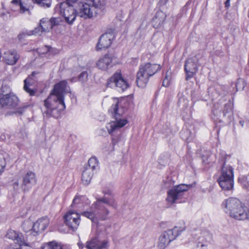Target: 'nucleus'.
Wrapping results in <instances>:
<instances>
[{
	"label": "nucleus",
	"mask_w": 249,
	"mask_h": 249,
	"mask_svg": "<svg viewBox=\"0 0 249 249\" xmlns=\"http://www.w3.org/2000/svg\"><path fill=\"white\" fill-rule=\"evenodd\" d=\"M104 5V0H89L87 2H80L75 8L68 1L59 3V12L69 24H72L76 16L85 19L95 16L99 9Z\"/></svg>",
	"instance_id": "f257e3e1"
},
{
	"label": "nucleus",
	"mask_w": 249,
	"mask_h": 249,
	"mask_svg": "<svg viewBox=\"0 0 249 249\" xmlns=\"http://www.w3.org/2000/svg\"><path fill=\"white\" fill-rule=\"evenodd\" d=\"M105 204L116 208L117 205L114 200L106 197L97 198L91 207V211H85L81 214L90 219L93 222H96L97 219L105 220L107 219L109 211Z\"/></svg>",
	"instance_id": "f03ea898"
},
{
	"label": "nucleus",
	"mask_w": 249,
	"mask_h": 249,
	"mask_svg": "<svg viewBox=\"0 0 249 249\" xmlns=\"http://www.w3.org/2000/svg\"><path fill=\"white\" fill-rule=\"evenodd\" d=\"M222 207L231 217L238 220H249V210L238 198L231 197L225 199Z\"/></svg>",
	"instance_id": "7ed1b4c3"
},
{
	"label": "nucleus",
	"mask_w": 249,
	"mask_h": 249,
	"mask_svg": "<svg viewBox=\"0 0 249 249\" xmlns=\"http://www.w3.org/2000/svg\"><path fill=\"white\" fill-rule=\"evenodd\" d=\"M44 106L45 110L42 111V112L44 118H46L51 117L58 118L61 112L66 108L64 100L52 92L44 101Z\"/></svg>",
	"instance_id": "20e7f679"
},
{
	"label": "nucleus",
	"mask_w": 249,
	"mask_h": 249,
	"mask_svg": "<svg viewBox=\"0 0 249 249\" xmlns=\"http://www.w3.org/2000/svg\"><path fill=\"white\" fill-rule=\"evenodd\" d=\"M226 155L221 156L219 162L221 164V175L217 181L222 190H231L233 188V169L226 164Z\"/></svg>",
	"instance_id": "39448f33"
},
{
	"label": "nucleus",
	"mask_w": 249,
	"mask_h": 249,
	"mask_svg": "<svg viewBox=\"0 0 249 249\" xmlns=\"http://www.w3.org/2000/svg\"><path fill=\"white\" fill-rule=\"evenodd\" d=\"M161 69L160 65L146 63L140 66L137 74L136 83L139 87L144 88L149 81V78Z\"/></svg>",
	"instance_id": "423d86ee"
},
{
	"label": "nucleus",
	"mask_w": 249,
	"mask_h": 249,
	"mask_svg": "<svg viewBox=\"0 0 249 249\" xmlns=\"http://www.w3.org/2000/svg\"><path fill=\"white\" fill-rule=\"evenodd\" d=\"M121 103L118 101L114 105H112L108 110L115 119L114 121L110 123L109 126L107 127V131L109 134H112L116 129L121 128L126 124L128 121L125 118L123 117L125 110L124 108L121 107Z\"/></svg>",
	"instance_id": "0eeeda50"
},
{
	"label": "nucleus",
	"mask_w": 249,
	"mask_h": 249,
	"mask_svg": "<svg viewBox=\"0 0 249 249\" xmlns=\"http://www.w3.org/2000/svg\"><path fill=\"white\" fill-rule=\"evenodd\" d=\"M107 86L111 88H117L119 91H124L129 87V84L124 79L120 71H117L107 82Z\"/></svg>",
	"instance_id": "6e6552de"
},
{
	"label": "nucleus",
	"mask_w": 249,
	"mask_h": 249,
	"mask_svg": "<svg viewBox=\"0 0 249 249\" xmlns=\"http://www.w3.org/2000/svg\"><path fill=\"white\" fill-rule=\"evenodd\" d=\"M189 189V186L185 184L175 186L167 191L166 200L168 203L173 204L182 198Z\"/></svg>",
	"instance_id": "1a4fd4ad"
},
{
	"label": "nucleus",
	"mask_w": 249,
	"mask_h": 249,
	"mask_svg": "<svg viewBox=\"0 0 249 249\" xmlns=\"http://www.w3.org/2000/svg\"><path fill=\"white\" fill-rule=\"evenodd\" d=\"M180 232L177 227L164 231L159 237L158 248L160 249H165L171 241L179 235Z\"/></svg>",
	"instance_id": "9d476101"
},
{
	"label": "nucleus",
	"mask_w": 249,
	"mask_h": 249,
	"mask_svg": "<svg viewBox=\"0 0 249 249\" xmlns=\"http://www.w3.org/2000/svg\"><path fill=\"white\" fill-rule=\"evenodd\" d=\"M65 224L72 231L78 228L80 222V214L74 210H70L63 216Z\"/></svg>",
	"instance_id": "9b49d317"
},
{
	"label": "nucleus",
	"mask_w": 249,
	"mask_h": 249,
	"mask_svg": "<svg viewBox=\"0 0 249 249\" xmlns=\"http://www.w3.org/2000/svg\"><path fill=\"white\" fill-rule=\"evenodd\" d=\"M7 238L14 241H16L19 245V248H15L13 245H10L5 249H23L24 247H28V244L25 243L22 233L18 232L13 230H9L6 235Z\"/></svg>",
	"instance_id": "f8f14e48"
},
{
	"label": "nucleus",
	"mask_w": 249,
	"mask_h": 249,
	"mask_svg": "<svg viewBox=\"0 0 249 249\" xmlns=\"http://www.w3.org/2000/svg\"><path fill=\"white\" fill-rule=\"evenodd\" d=\"M198 58L196 55L187 59L185 61L184 70L186 75V79L188 80L193 78L198 71L197 63Z\"/></svg>",
	"instance_id": "ddd939ff"
},
{
	"label": "nucleus",
	"mask_w": 249,
	"mask_h": 249,
	"mask_svg": "<svg viewBox=\"0 0 249 249\" xmlns=\"http://www.w3.org/2000/svg\"><path fill=\"white\" fill-rule=\"evenodd\" d=\"M21 188L23 192L28 191L36 183V174L32 171H28L22 176Z\"/></svg>",
	"instance_id": "4468645a"
},
{
	"label": "nucleus",
	"mask_w": 249,
	"mask_h": 249,
	"mask_svg": "<svg viewBox=\"0 0 249 249\" xmlns=\"http://www.w3.org/2000/svg\"><path fill=\"white\" fill-rule=\"evenodd\" d=\"M70 91V88L68 86L67 81L62 80L54 85L51 92L56 94L59 98L64 100V94L69 93Z\"/></svg>",
	"instance_id": "2eb2a0df"
},
{
	"label": "nucleus",
	"mask_w": 249,
	"mask_h": 249,
	"mask_svg": "<svg viewBox=\"0 0 249 249\" xmlns=\"http://www.w3.org/2000/svg\"><path fill=\"white\" fill-rule=\"evenodd\" d=\"M114 38V35L112 33H106L102 35L96 45V49L98 51L102 49H107L110 47L112 41Z\"/></svg>",
	"instance_id": "dca6fc26"
},
{
	"label": "nucleus",
	"mask_w": 249,
	"mask_h": 249,
	"mask_svg": "<svg viewBox=\"0 0 249 249\" xmlns=\"http://www.w3.org/2000/svg\"><path fill=\"white\" fill-rule=\"evenodd\" d=\"M49 220L47 217H43L33 222L32 235L36 236L42 233L48 226Z\"/></svg>",
	"instance_id": "f3484780"
},
{
	"label": "nucleus",
	"mask_w": 249,
	"mask_h": 249,
	"mask_svg": "<svg viewBox=\"0 0 249 249\" xmlns=\"http://www.w3.org/2000/svg\"><path fill=\"white\" fill-rule=\"evenodd\" d=\"M109 243L107 240L100 241L97 237L88 241L86 248L88 249H108Z\"/></svg>",
	"instance_id": "a211bd4d"
},
{
	"label": "nucleus",
	"mask_w": 249,
	"mask_h": 249,
	"mask_svg": "<svg viewBox=\"0 0 249 249\" xmlns=\"http://www.w3.org/2000/svg\"><path fill=\"white\" fill-rule=\"evenodd\" d=\"M113 58V54L107 53L97 62L96 65L99 69L107 71L109 67H111V64Z\"/></svg>",
	"instance_id": "6ab92c4d"
},
{
	"label": "nucleus",
	"mask_w": 249,
	"mask_h": 249,
	"mask_svg": "<svg viewBox=\"0 0 249 249\" xmlns=\"http://www.w3.org/2000/svg\"><path fill=\"white\" fill-rule=\"evenodd\" d=\"M20 56L15 50H10L4 53V59L5 62L11 65H15L19 59Z\"/></svg>",
	"instance_id": "aec40b11"
},
{
	"label": "nucleus",
	"mask_w": 249,
	"mask_h": 249,
	"mask_svg": "<svg viewBox=\"0 0 249 249\" xmlns=\"http://www.w3.org/2000/svg\"><path fill=\"white\" fill-rule=\"evenodd\" d=\"M215 107L216 105H215L213 109V115L214 116H217L218 117V119H220L221 118L225 117L227 114H231L233 104L231 101L229 100L226 104H225L222 112H221L220 110L216 109Z\"/></svg>",
	"instance_id": "412c9836"
},
{
	"label": "nucleus",
	"mask_w": 249,
	"mask_h": 249,
	"mask_svg": "<svg viewBox=\"0 0 249 249\" xmlns=\"http://www.w3.org/2000/svg\"><path fill=\"white\" fill-rule=\"evenodd\" d=\"M3 106L8 107L14 108L18 106V98L15 95L9 93L3 95Z\"/></svg>",
	"instance_id": "4be33fe9"
},
{
	"label": "nucleus",
	"mask_w": 249,
	"mask_h": 249,
	"mask_svg": "<svg viewBox=\"0 0 249 249\" xmlns=\"http://www.w3.org/2000/svg\"><path fill=\"white\" fill-rule=\"evenodd\" d=\"M36 74H37V72L36 71H33L32 74L29 75L28 78L25 79L24 81V85L23 89L26 92L28 93L30 96L34 95L36 92V90L31 89L30 87L33 85V82H32L33 77Z\"/></svg>",
	"instance_id": "5701e85b"
},
{
	"label": "nucleus",
	"mask_w": 249,
	"mask_h": 249,
	"mask_svg": "<svg viewBox=\"0 0 249 249\" xmlns=\"http://www.w3.org/2000/svg\"><path fill=\"white\" fill-rule=\"evenodd\" d=\"M35 29H38V33H36L37 35H40L43 32H49L50 29H52L51 23L49 21L47 18H43L40 20L39 26Z\"/></svg>",
	"instance_id": "b1692460"
},
{
	"label": "nucleus",
	"mask_w": 249,
	"mask_h": 249,
	"mask_svg": "<svg viewBox=\"0 0 249 249\" xmlns=\"http://www.w3.org/2000/svg\"><path fill=\"white\" fill-rule=\"evenodd\" d=\"M166 18V15L161 11H158L153 18V25L154 27L158 28L164 22Z\"/></svg>",
	"instance_id": "393cba45"
},
{
	"label": "nucleus",
	"mask_w": 249,
	"mask_h": 249,
	"mask_svg": "<svg viewBox=\"0 0 249 249\" xmlns=\"http://www.w3.org/2000/svg\"><path fill=\"white\" fill-rule=\"evenodd\" d=\"M94 172L91 171L90 168H84L82 174V181L85 185L89 184L93 177Z\"/></svg>",
	"instance_id": "a878e982"
},
{
	"label": "nucleus",
	"mask_w": 249,
	"mask_h": 249,
	"mask_svg": "<svg viewBox=\"0 0 249 249\" xmlns=\"http://www.w3.org/2000/svg\"><path fill=\"white\" fill-rule=\"evenodd\" d=\"M90 168L91 171L95 172L99 169V163L97 158L95 157H91L88 160V163L85 167Z\"/></svg>",
	"instance_id": "bb28decb"
},
{
	"label": "nucleus",
	"mask_w": 249,
	"mask_h": 249,
	"mask_svg": "<svg viewBox=\"0 0 249 249\" xmlns=\"http://www.w3.org/2000/svg\"><path fill=\"white\" fill-rule=\"evenodd\" d=\"M33 222L30 219L25 220L21 225V228L23 231L25 232H30V234L32 235L33 229Z\"/></svg>",
	"instance_id": "cd10ccee"
},
{
	"label": "nucleus",
	"mask_w": 249,
	"mask_h": 249,
	"mask_svg": "<svg viewBox=\"0 0 249 249\" xmlns=\"http://www.w3.org/2000/svg\"><path fill=\"white\" fill-rule=\"evenodd\" d=\"M38 29H35L33 30L29 31H25L22 32L20 33L18 36V39L20 41H22L24 40L27 36H31V35H36V33H38Z\"/></svg>",
	"instance_id": "c85d7f7f"
},
{
	"label": "nucleus",
	"mask_w": 249,
	"mask_h": 249,
	"mask_svg": "<svg viewBox=\"0 0 249 249\" xmlns=\"http://www.w3.org/2000/svg\"><path fill=\"white\" fill-rule=\"evenodd\" d=\"M86 200H88V199L84 196H75L74 198L71 207L72 208H79L80 207L78 205L83 203Z\"/></svg>",
	"instance_id": "c756f323"
},
{
	"label": "nucleus",
	"mask_w": 249,
	"mask_h": 249,
	"mask_svg": "<svg viewBox=\"0 0 249 249\" xmlns=\"http://www.w3.org/2000/svg\"><path fill=\"white\" fill-rule=\"evenodd\" d=\"M208 242L206 239L202 236L197 239L196 247L197 249H207Z\"/></svg>",
	"instance_id": "7c9ffc66"
},
{
	"label": "nucleus",
	"mask_w": 249,
	"mask_h": 249,
	"mask_svg": "<svg viewBox=\"0 0 249 249\" xmlns=\"http://www.w3.org/2000/svg\"><path fill=\"white\" fill-rule=\"evenodd\" d=\"M39 6L43 7H50L51 0H34Z\"/></svg>",
	"instance_id": "2f4dec72"
},
{
	"label": "nucleus",
	"mask_w": 249,
	"mask_h": 249,
	"mask_svg": "<svg viewBox=\"0 0 249 249\" xmlns=\"http://www.w3.org/2000/svg\"><path fill=\"white\" fill-rule=\"evenodd\" d=\"M6 163L5 157L2 154H0V175L4 172Z\"/></svg>",
	"instance_id": "473e14b6"
},
{
	"label": "nucleus",
	"mask_w": 249,
	"mask_h": 249,
	"mask_svg": "<svg viewBox=\"0 0 249 249\" xmlns=\"http://www.w3.org/2000/svg\"><path fill=\"white\" fill-rule=\"evenodd\" d=\"M245 83L243 79H238L235 84L237 90H242L245 87Z\"/></svg>",
	"instance_id": "72a5a7b5"
},
{
	"label": "nucleus",
	"mask_w": 249,
	"mask_h": 249,
	"mask_svg": "<svg viewBox=\"0 0 249 249\" xmlns=\"http://www.w3.org/2000/svg\"><path fill=\"white\" fill-rule=\"evenodd\" d=\"M88 79V72L86 71L82 72L78 76V80L82 83L87 81Z\"/></svg>",
	"instance_id": "f704fd0d"
},
{
	"label": "nucleus",
	"mask_w": 249,
	"mask_h": 249,
	"mask_svg": "<svg viewBox=\"0 0 249 249\" xmlns=\"http://www.w3.org/2000/svg\"><path fill=\"white\" fill-rule=\"evenodd\" d=\"M47 247L48 249H63L62 246L55 241L49 243Z\"/></svg>",
	"instance_id": "c9c22d12"
},
{
	"label": "nucleus",
	"mask_w": 249,
	"mask_h": 249,
	"mask_svg": "<svg viewBox=\"0 0 249 249\" xmlns=\"http://www.w3.org/2000/svg\"><path fill=\"white\" fill-rule=\"evenodd\" d=\"M19 5L20 6V13L23 14L25 13L26 12H27L28 14L30 15H31V12L29 10V9L27 8H26L25 6H23V4L21 1L19 2Z\"/></svg>",
	"instance_id": "e433bc0d"
},
{
	"label": "nucleus",
	"mask_w": 249,
	"mask_h": 249,
	"mask_svg": "<svg viewBox=\"0 0 249 249\" xmlns=\"http://www.w3.org/2000/svg\"><path fill=\"white\" fill-rule=\"evenodd\" d=\"M49 21L51 23L52 28L53 29V26L59 24L60 19L58 18H52L50 19H49Z\"/></svg>",
	"instance_id": "4c0bfd02"
},
{
	"label": "nucleus",
	"mask_w": 249,
	"mask_h": 249,
	"mask_svg": "<svg viewBox=\"0 0 249 249\" xmlns=\"http://www.w3.org/2000/svg\"><path fill=\"white\" fill-rule=\"evenodd\" d=\"M29 106H24L21 107H19L17 110L15 111L14 113L15 114H18L19 115H21L25 109H26Z\"/></svg>",
	"instance_id": "58836bf2"
},
{
	"label": "nucleus",
	"mask_w": 249,
	"mask_h": 249,
	"mask_svg": "<svg viewBox=\"0 0 249 249\" xmlns=\"http://www.w3.org/2000/svg\"><path fill=\"white\" fill-rule=\"evenodd\" d=\"M51 49V48L50 47L48 46H45L40 49V53H46L50 51Z\"/></svg>",
	"instance_id": "ea45409f"
},
{
	"label": "nucleus",
	"mask_w": 249,
	"mask_h": 249,
	"mask_svg": "<svg viewBox=\"0 0 249 249\" xmlns=\"http://www.w3.org/2000/svg\"><path fill=\"white\" fill-rule=\"evenodd\" d=\"M169 82L167 79V76H165V78L163 80L162 85L164 87H168L169 86Z\"/></svg>",
	"instance_id": "a19ab883"
},
{
	"label": "nucleus",
	"mask_w": 249,
	"mask_h": 249,
	"mask_svg": "<svg viewBox=\"0 0 249 249\" xmlns=\"http://www.w3.org/2000/svg\"><path fill=\"white\" fill-rule=\"evenodd\" d=\"M104 194H105V196L103 197H107L108 198L113 199L114 200V199L112 197H107L106 196V195H108L111 196L112 193H111V191L110 190H107V191H104Z\"/></svg>",
	"instance_id": "79ce46f5"
},
{
	"label": "nucleus",
	"mask_w": 249,
	"mask_h": 249,
	"mask_svg": "<svg viewBox=\"0 0 249 249\" xmlns=\"http://www.w3.org/2000/svg\"><path fill=\"white\" fill-rule=\"evenodd\" d=\"M19 186V183L18 181H16L14 182L13 184V188L15 190H17L18 189Z\"/></svg>",
	"instance_id": "37998d69"
},
{
	"label": "nucleus",
	"mask_w": 249,
	"mask_h": 249,
	"mask_svg": "<svg viewBox=\"0 0 249 249\" xmlns=\"http://www.w3.org/2000/svg\"><path fill=\"white\" fill-rule=\"evenodd\" d=\"M168 0H160L159 3L160 5H165Z\"/></svg>",
	"instance_id": "c03bdc74"
},
{
	"label": "nucleus",
	"mask_w": 249,
	"mask_h": 249,
	"mask_svg": "<svg viewBox=\"0 0 249 249\" xmlns=\"http://www.w3.org/2000/svg\"><path fill=\"white\" fill-rule=\"evenodd\" d=\"M230 0H226L225 2V6L227 8H229L230 5Z\"/></svg>",
	"instance_id": "a18cd8bd"
},
{
	"label": "nucleus",
	"mask_w": 249,
	"mask_h": 249,
	"mask_svg": "<svg viewBox=\"0 0 249 249\" xmlns=\"http://www.w3.org/2000/svg\"><path fill=\"white\" fill-rule=\"evenodd\" d=\"M3 96H0V107H4L3 106Z\"/></svg>",
	"instance_id": "49530a36"
},
{
	"label": "nucleus",
	"mask_w": 249,
	"mask_h": 249,
	"mask_svg": "<svg viewBox=\"0 0 249 249\" xmlns=\"http://www.w3.org/2000/svg\"><path fill=\"white\" fill-rule=\"evenodd\" d=\"M118 142V140L116 138H113L112 139V143L113 145H115Z\"/></svg>",
	"instance_id": "de8ad7c7"
},
{
	"label": "nucleus",
	"mask_w": 249,
	"mask_h": 249,
	"mask_svg": "<svg viewBox=\"0 0 249 249\" xmlns=\"http://www.w3.org/2000/svg\"><path fill=\"white\" fill-rule=\"evenodd\" d=\"M78 246H79V248H81V249H83V247H84V245H83V244L82 243L79 242V243H78Z\"/></svg>",
	"instance_id": "09e8293b"
},
{
	"label": "nucleus",
	"mask_w": 249,
	"mask_h": 249,
	"mask_svg": "<svg viewBox=\"0 0 249 249\" xmlns=\"http://www.w3.org/2000/svg\"><path fill=\"white\" fill-rule=\"evenodd\" d=\"M184 133H186L188 134L189 133V131L188 130H186L180 132L181 135H183Z\"/></svg>",
	"instance_id": "8fccbe9b"
},
{
	"label": "nucleus",
	"mask_w": 249,
	"mask_h": 249,
	"mask_svg": "<svg viewBox=\"0 0 249 249\" xmlns=\"http://www.w3.org/2000/svg\"><path fill=\"white\" fill-rule=\"evenodd\" d=\"M12 2L14 4H18V0H13L12 1Z\"/></svg>",
	"instance_id": "3c124183"
},
{
	"label": "nucleus",
	"mask_w": 249,
	"mask_h": 249,
	"mask_svg": "<svg viewBox=\"0 0 249 249\" xmlns=\"http://www.w3.org/2000/svg\"><path fill=\"white\" fill-rule=\"evenodd\" d=\"M239 124L243 126L244 125V122L242 121H240L239 122Z\"/></svg>",
	"instance_id": "603ef678"
},
{
	"label": "nucleus",
	"mask_w": 249,
	"mask_h": 249,
	"mask_svg": "<svg viewBox=\"0 0 249 249\" xmlns=\"http://www.w3.org/2000/svg\"><path fill=\"white\" fill-rule=\"evenodd\" d=\"M74 78H72L70 80L71 81V82H72L73 81H74Z\"/></svg>",
	"instance_id": "864d4df0"
},
{
	"label": "nucleus",
	"mask_w": 249,
	"mask_h": 249,
	"mask_svg": "<svg viewBox=\"0 0 249 249\" xmlns=\"http://www.w3.org/2000/svg\"><path fill=\"white\" fill-rule=\"evenodd\" d=\"M203 162H205V160H203Z\"/></svg>",
	"instance_id": "5fc2aeb1"
},
{
	"label": "nucleus",
	"mask_w": 249,
	"mask_h": 249,
	"mask_svg": "<svg viewBox=\"0 0 249 249\" xmlns=\"http://www.w3.org/2000/svg\"><path fill=\"white\" fill-rule=\"evenodd\" d=\"M69 0H67V1H68Z\"/></svg>",
	"instance_id": "6e6d98bb"
}]
</instances>
